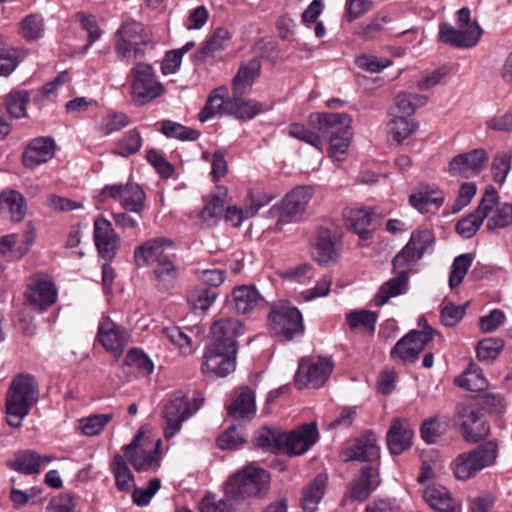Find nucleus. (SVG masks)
I'll use <instances>...</instances> for the list:
<instances>
[{"label": "nucleus", "mask_w": 512, "mask_h": 512, "mask_svg": "<svg viewBox=\"0 0 512 512\" xmlns=\"http://www.w3.org/2000/svg\"><path fill=\"white\" fill-rule=\"evenodd\" d=\"M488 159L487 151L477 148L455 156L449 163V172L452 176L474 177L484 170Z\"/></svg>", "instance_id": "nucleus-18"}, {"label": "nucleus", "mask_w": 512, "mask_h": 512, "mask_svg": "<svg viewBox=\"0 0 512 512\" xmlns=\"http://www.w3.org/2000/svg\"><path fill=\"white\" fill-rule=\"evenodd\" d=\"M173 241L165 237L149 239L134 250V261L137 266H153L167 258H173L175 253Z\"/></svg>", "instance_id": "nucleus-15"}, {"label": "nucleus", "mask_w": 512, "mask_h": 512, "mask_svg": "<svg viewBox=\"0 0 512 512\" xmlns=\"http://www.w3.org/2000/svg\"><path fill=\"white\" fill-rule=\"evenodd\" d=\"M30 100L26 91L11 92L6 98V113L11 118H22L26 115V106Z\"/></svg>", "instance_id": "nucleus-55"}, {"label": "nucleus", "mask_w": 512, "mask_h": 512, "mask_svg": "<svg viewBox=\"0 0 512 512\" xmlns=\"http://www.w3.org/2000/svg\"><path fill=\"white\" fill-rule=\"evenodd\" d=\"M112 471L115 476L117 489L122 492H129L135 483L134 476L125 459L120 454L114 456Z\"/></svg>", "instance_id": "nucleus-45"}, {"label": "nucleus", "mask_w": 512, "mask_h": 512, "mask_svg": "<svg viewBox=\"0 0 512 512\" xmlns=\"http://www.w3.org/2000/svg\"><path fill=\"white\" fill-rule=\"evenodd\" d=\"M152 268L159 285L166 289L172 288L175 285L178 272L172 258H167L162 262L156 263Z\"/></svg>", "instance_id": "nucleus-47"}, {"label": "nucleus", "mask_w": 512, "mask_h": 512, "mask_svg": "<svg viewBox=\"0 0 512 512\" xmlns=\"http://www.w3.org/2000/svg\"><path fill=\"white\" fill-rule=\"evenodd\" d=\"M230 306L237 314H246L264 307L265 299L254 285H240L232 290Z\"/></svg>", "instance_id": "nucleus-25"}, {"label": "nucleus", "mask_w": 512, "mask_h": 512, "mask_svg": "<svg viewBox=\"0 0 512 512\" xmlns=\"http://www.w3.org/2000/svg\"><path fill=\"white\" fill-rule=\"evenodd\" d=\"M351 117L346 113H312L309 125L318 130L323 137L352 134Z\"/></svg>", "instance_id": "nucleus-17"}, {"label": "nucleus", "mask_w": 512, "mask_h": 512, "mask_svg": "<svg viewBox=\"0 0 512 512\" xmlns=\"http://www.w3.org/2000/svg\"><path fill=\"white\" fill-rule=\"evenodd\" d=\"M414 431L410 424L403 419L395 418L387 432V444L390 452L399 455L412 445Z\"/></svg>", "instance_id": "nucleus-29"}, {"label": "nucleus", "mask_w": 512, "mask_h": 512, "mask_svg": "<svg viewBox=\"0 0 512 512\" xmlns=\"http://www.w3.org/2000/svg\"><path fill=\"white\" fill-rule=\"evenodd\" d=\"M424 499L436 512H454L456 504L450 492L443 486H429L424 491Z\"/></svg>", "instance_id": "nucleus-38"}, {"label": "nucleus", "mask_w": 512, "mask_h": 512, "mask_svg": "<svg viewBox=\"0 0 512 512\" xmlns=\"http://www.w3.org/2000/svg\"><path fill=\"white\" fill-rule=\"evenodd\" d=\"M448 422L438 417L426 420L420 429L422 439L428 444L436 443L446 432Z\"/></svg>", "instance_id": "nucleus-54"}, {"label": "nucleus", "mask_w": 512, "mask_h": 512, "mask_svg": "<svg viewBox=\"0 0 512 512\" xmlns=\"http://www.w3.org/2000/svg\"><path fill=\"white\" fill-rule=\"evenodd\" d=\"M22 34L27 40H34L41 37L44 30L43 18L38 14L26 16L22 23Z\"/></svg>", "instance_id": "nucleus-64"}, {"label": "nucleus", "mask_w": 512, "mask_h": 512, "mask_svg": "<svg viewBox=\"0 0 512 512\" xmlns=\"http://www.w3.org/2000/svg\"><path fill=\"white\" fill-rule=\"evenodd\" d=\"M161 441L153 443L139 431L131 443L124 447L125 455L136 471H149L159 467Z\"/></svg>", "instance_id": "nucleus-9"}, {"label": "nucleus", "mask_w": 512, "mask_h": 512, "mask_svg": "<svg viewBox=\"0 0 512 512\" xmlns=\"http://www.w3.org/2000/svg\"><path fill=\"white\" fill-rule=\"evenodd\" d=\"M55 141L50 137H38L30 141L23 155L22 163L26 168L33 169L54 157Z\"/></svg>", "instance_id": "nucleus-24"}, {"label": "nucleus", "mask_w": 512, "mask_h": 512, "mask_svg": "<svg viewBox=\"0 0 512 512\" xmlns=\"http://www.w3.org/2000/svg\"><path fill=\"white\" fill-rule=\"evenodd\" d=\"M224 109V87L214 89L209 95L204 107L198 114L200 122H207L216 116H221Z\"/></svg>", "instance_id": "nucleus-44"}, {"label": "nucleus", "mask_w": 512, "mask_h": 512, "mask_svg": "<svg viewBox=\"0 0 512 512\" xmlns=\"http://www.w3.org/2000/svg\"><path fill=\"white\" fill-rule=\"evenodd\" d=\"M334 363L326 357H306L299 361L294 382L298 389L321 388L329 379Z\"/></svg>", "instance_id": "nucleus-8"}, {"label": "nucleus", "mask_w": 512, "mask_h": 512, "mask_svg": "<svg viewBox=\"0 0 512 512\" xmlns=\"http://www.w3.org/2000/svg\"><path fill=\"white\" fill-rule=\"evenodd\" d=\"M18 66L15 51L5 42L0 35V76H9Z\"/></svg>", "instance_id": "nucleus-62"}, {"label": "nucleus", "mask_w": 512, "mask_h": 512, "mask_svg": "<svg viewBox=\"0 0 512 512\" xmlns=\"http://www.w3.org/2000/svg\"><path fill=\"white\" fill-rule=\"evenodd\" d=\"M456 421L463 439L468 443H477L490 433V425L484 414L472 405L459 404Z\"/></svg>", "instance_id": "nucleus-10"}, {"label": "nucleus", "mask_w": 512, "mask_h": 512, "mask_svg": "<svg viewBox=\"0 0 512 512\" xmlns=\"http://www.w3.org/2000/svg\"><path fill=\"white\" fill-rule=\"evenodd\" d=\"M416 128L417 124L407 116H396L389 123V133L398 143L409 137Z\"/></svg>", "instance_id": "nucleus-53"}, {"label": "nucleus", "mask_w": 512, "mask_h": 512, "mask_svg": "<svg viewBox=\"0 0 512 512\" xmlns=\"http://www.w3.org/2000/svg\"><path fill=\"white\" fill-rule=\"evenodd\" d=\"M101 196L103 199L118 200L122 208L136 214H140L145 208V192L136 183L106 185Z\"/></svg>", "instance_id": "nucleus-14"}, {"label": "nucleus", "mask_w": 512, "mask_h": 512, "mask_svg": "<svg viewBox=\"0 0 512 512\" xmlns=\"http://www.w3.org/2000/svg\"><path fill=\"white\" fill-rule=\"evenodd\" d=\"M273 199V196L259 198L255 197L250 191L245 209H241L235 205L226 207V222H230L233 227H238L245 219L252 218L258 210Z\"/></svg>", "instance_id": "nucleus-31"}, {"label": "nucleus", "mask_w": 512, "mask_h": 512, "mask_svg": "<svg viewBox=\"0 0 512 512\" xmlns=\"http://www.w3.org/2000/svg\"><path fill=\"white\" fill-rule=\"evenodd\" d=\"M433 334L432 329L411 330L397 341L390 352V357L403 363H414L424 348L433 340Z\"/></svg>", "instance_id": "nucleus-11"}, {"label": "nucleus", "mask_w": 512, "mask_h": 512, "mask_svg": "<svg viewBox=\"0 0 512 512\" xmlns=\"http://www.w3.org/2000/svg\"><path fill=\"white\" fill-rule=\"evenodd\" d=\"M345 461L372 462L379 458L380 448L375 434L368 433L356 439L344 452Z\"/></svg>", "instance_id": "nucleus-28"}, {"label": "nucleus", "mask_w": 512, "mask_h": 512, "mask_svg": "<svg viewBox=\"0 0 512 512\" xmlns=\"http://www.w3.org/2000/svg\"><path fill=\"white\" fill-rule=\"evenodd\" d=\"M327 483L325 474L317 475L302 491L301 506L304 512H314L324 496Z\"/></svg>", "instance_id": "nucleus-36"}, {"label": "nucleus", "mask_w": 512, "mask_h": 512, "mask_svg": "<svg viewBox=\"0 0 512 512\" xmlns=\"http://www.w3.org/2000/svg\"><path fill=\"white\" fill-rule=\"evenodd\" d=\"M234 500H265L271 488L270 473L257 463H249L232 475L227 483Z\"/></svg>", "instance_id": "nucleus-2"}, {"label": "nucleus", "mask_w": 512, "mask_h": 512, "mask_svg": "<svg viewBox=\"0 0 512 512\" xmlns=\"http://www.w3.org/2000/svg\"><path fill=\"white\" fill-rule=\"evenodd\" d=\"M497 456V444L494 441H487L470 451L459 454L453 462L454 474L460 480H468L481 470L493 465Z\"/></svg>", "instance_id": "nucleus-5"}, {"label": "nucleus", "mask_w": 512, "mask_h": 512, "mask_svg": "<svg viewBox=\"0 0 512 512\" xmlns=\"http://www.w3.org/2000/svg\"><path fill=\"white\" fill-rule=\"evenodd\" d=\"M472 262L473 257L471 254H461L454 259L449 276V286L451 289L458 287L462 283Z\"/></svg>", "instance_id": "nucleus-56"}, {"label": "nucleus", "mask_w": 512, "mask_h": 512, "mask_svg": "<svg viewBox=\"0 0 512 512\" xmlns=\"http://www.w3.org/2000/svg\"><path fill=\"white\" fill-rule=\"evenodd\" d=\"M312 195L313 189L309 186H298L288 193L280 204V218L275 229L281 231L284 223L299 220Z\"/></svg>", "instance_id": "nucleus-16"}, {"label": "nucleus", "mask_w": 512, "mask_h": 512, "mask_svg": "<svg viewBox=\"0 0 512 512\" xmlns=\"http://www.w3.org/2000/svg\"><path fill=\"white\" fill-rule=\"evenodd\" d=\"M242 95H234L232 101L226 102V113L237 119L250 120L263 111V105L255 100H244Z\"/></svg>", "instance_id": "nucleus-40"}, {"label": "nucleus", "mask_w": 512, "mask_h": 512, "mask_svg": "<svg viewBox=\"0 0 512 512\" xmlns=\"http://www.w3.org/2000/svg\"><path fill=\"white\" fill-rule=\"evenodd\" d=\"M254 444L267 452L284 451V431L275 426H263L255 434Z\"/></svg>", "instance_id": "nucleus-32"}, {"label": "nucleus", "mask_w": 512, "mask_h": 512, "mask_svg": "<svg viewBox=\"0 0 512 512\" xmlns=\"http://www.w3.org/2000/svg\"><path fill=\"white\" fill-rule=\"evenodd\" d=\"M383 216L377 207H350L344 211L346 225L361 240L371 239Z\"/></svg>", "instance_id": "nucleus-12"}, {"label": "nucleus", "mask_w": 512, "mask_h": 512, "mask_svg": "<svg viewBox=\"0 0 512 512\" xmlns=\"http://www.w3.org/2000/svg\"><path fill=\"white\" fill-rule=\"evenodd\" d=\"M27 303L34 309L44 310L55 303L57 290L46 277H38L25 293Z\"/></svg>", "instance_id": "nucleus-27"}, {"label": "nucleus", "mask_w": 512, "mask_h": 512, "mask_svg": "<svg viewBox=\"0 0 512 512\" xmlns=\"http://www.w3.org/2000/svg\"><path fill=\"white\" fill-rule=\"evenodd\" d=\"M503 349V341L499 338L481 340L476 347L477 358L480 361H492L498 357Z\"/></svg>", "instance_id": "nucleus-60"}, {"label": "nucleus", "mask_w": 512, "mask_h": 512, "mask_svg": "<svg viewBox=\"0 0 512 512\" xmlns=\"http://www.w3.org/2000/svg\"><path fill=\"white\" fill-rule=\"evenodd\" d=\"M7 466L26 475L38 474L40 472L39 454L33 450L19 451L13 459L7 461Z\"/></svg>", "instance_id": "nucleus-41"}, {"label": "nucleus", "mask_w": 512, "mask_h": 512, "mask_svg": "<svg viewBox=\"0 0 512 512\" xmlns=\"http://www.w3.org/2000/svg\"><path fill=\"white\" fill-rule=\"evenodd\" d=\"M512 151L504 150L498 152L491 164V172L496 183L503 184L511 170Z\"/></svg>", "instance_id": "nucleus-52"}, {"label": "nucleus", "mask_w": 512, "mask_h": 512, "mask_svg": "<svg viewBox=\"0 0 512 512\" xmlns=\"http://www.w3.org/2000/svg\"><path fill=\"white\" fill-rule=\"evenodd\" d=\"M130 71L131 97L135 105L144 106L164 93V86L156 79L153 67L136 60Z\"/></svg>", "instance_id": "nucleus-3"}, {"label": "nucleus", "mask_w": 512, "mask_h": 512, "mask_svg": "<svg viewBox=\"0 0 512 512\" xmlns=\"http://www.w3.org/2000/svg\"><path fill=\"white\" fill-rule=\"evenodd\" d=\"M261 70L260 61L252 59L242 64L237 74L232 80V90L234 95H243L248 92L255 79L259 76Z\"/></svg>", "instance_id": "nucleus-33"}, {"label": "nucleus", "mask_w": 512, "mask_h": 512, "mask_svg": "<svg viewBox=\"0 0 512 512\" xmlns=\"http://www.w3.org/2000/svg\"><path fill=\"white\" fill-rule=\"evenodd\" d=\"M494 197L495 189L493 187L486 189L477 209L457 222L456 231L459 235L465 239L475 235L484 219L489 215V209H491V205L494 203Z\"/></svg>", "instance_id": "nucleus-22"}, {"label": "nucleus", "mask_w": 512, "mask_h": 512, "mask_svg": "<svg viewBox=\"0 0 512 512\" xmlns=\"http://www.w3.org/2000/svg\"><path fill=\"white\" fill-rule=\"evenodd\" d=\"M97 339L107 351L119 358L128 343V334L124 328L109 317H104L98 326Z\"/></svg>", "instance_id": "nucleus-20"}, {"label": "nucleus", "mask_w": 512, "mask_h": 512, "mask_svg": "<svg viewBox=\"0 0 512 512\" xmlns=\"http://www.w3.org/2000/svg\"><path fill=\"white\" fill-rule=\"evenodd\" d=\"M312 129H309L305 127L301 123H291L288 127V134L296 138L300 141H303L313 147H315L318 150H322L323 148V141L321 138V134L318 130L314 129L311 126Z\"/></svg>", "instance_id": "nucleus-48"}, {"label": "nucleus", "mask_w": 512, "mask_h": 512, "mask_svg": "<svg viewBox=\"0 0 512 512\" xmlns=\"http://www.w3.org/2000/svg\"><path fill=\"white\" fill-rule=\"evenodd\" d=\"M0 209L7 210L12 221L20 222L26 215L25 198L17 190H4L0 194Z\"/></svg>", "instance_id": "nucleus-39"}, {"label": "nucleus", "mask_w": 512, "mask_h": 512, "mask_svg": "<svg viewBox=\"0 0 512 512\" xmlns=\"http://www.w3.org/2000/svg\"><path fill=\"white\" fill-rule=\"evenodd\" d=\"M129 117L123 112H111L104 116L100 123V130L109 135L129 125Z\"/></svg>", "instance_id": "nucleus-63"}, {"label": "nucleus", "mask_w": 512, "mask_h": 512, "mask_svg": "<svg viewBox=\"0 0 512 512\" xmlns=\"http://www.w3.org/2000/svg\"><path fill=\"white\" fill-rule=\"evenodd\" d=\"M427 102V96L406 91L399 92L394 99L398 112L407 117H411L418 108L423 107Z\"/></svg>", "instance_id": "nucleus-42"}, {"label": "nucleus", "mask_w": 512, "mask_h": 512, "mask_svg": "<svg viewBox=\"0 0 512 512\" xmlns=\"http://www.w3.org/2000/svg\"><path fill=\"white\" fill-rule=\"evenodd\" d=\"M161 132L166 137L175 138L181 141H195L200 136V131L171 120L162 121Z\"/></svg>", "instance_id": "nucleus-46"}, {"label": "nucleus", "mask_w": 512, "mask_h": 512, "mask_svg": "<svg viewBox=\"0 0 512 512\" xmlns=\"http://www.w3.org/2000/svg\"><path fill=\"white\" fill-rule=\"evenodd\" d=\"M489 209L486 227L489 231L502 229L512 225V204L507 202H498V193L495 190V197Z\"/></svg>", "instance_id": "nucleus-37"}, {"label": "nucleus", "mask_w": 512, "mask_h": 512, "mask_svg": "<svg viewBox=\"0 0 512 512\" xmlns=\"http://www.w3.org/2000/svg\"><path fill=\"white\" fill-rule=\"evenodd\" d=\"M142 146V137L140 132L134 128L127 131L118 141L114 153L116 155L127 157L137 153Z\"/></svg>", "instance_id": "nucleus-49"}, {"label": "nucleus", "mask_w": 512, "mask_h": 512, "mask_svg": "<svg viewBox=\"0 0 512 512\" xmlns=\"http://www.w3.org/2000/svg\"><path fill=\"white\" fill-rule=\"evenodd\" d=\"M93 238L101 258L112 262L120 248V238L110 221L98 217L94 221Z\"/></svg>", "instance_id": "nucleus-19"}, {"label": "nucleus", "mask_w": 512, "mask_h": 512, "mask_svg": "<svg viewBox=\"0 0 512 512\" xmlns=\"http://www.w3.org/2000/svg\"><path fill=\"white\" fill-rule=\"evenodd\" d=\"M434 243L435 236L432 230L418 228L412 232L407 245L422 258L429 249H432Z\"/></svg>", "instance_id": "nucleus-51"}, {"label": "nucleus", "mask_w": 512, "mask_h": 512, "mask_svg": "<svg viewBox=\"0 0 512 512\" xmlns=\"http://www.w3.org/2000/svg\"><path fill=\"white\" fill-rule=\"evenodd\" d=\"M410 205L420 213L436 212L444 203V193L438 187L420 184L409 196Z\"/></svg>", "instance_id": "nucleus-26"}, {"label": "nucleus", "mask_w": 512, "mask_h": 512, "mask_svg": "<svg viewBox=\"0 0 512 512\" xmlns=\"http://www.w3.org/2000/svg\"><path fill=\"white\" fill-rule=\"evenodd\" d=\"M227 412L236 420H251L256 413V400L252 389L242 386L235 391Z\"/></svg>", "instance_id": "nucleus-30"}, {"label": "nucleus", "mask_w": 512, "mask_h": 512, "mask_svg": "<svg viewBox=\"0 0 512 512\" xmlns=\"http://www.w3.org/2000/svg\"><path fill=\"white\" fill-rule=\"evenodd\" d=\"M113 419V414H94L79 420L84 435L92 437L98 435Z\"/></svg>", "instance_id": "nucleus-58"}, {"label": "nucleus", "mask_w": 512, "mask_h": 512, "mask_svg": "<svg viewBox=\"0 0 512 512\" xmlns=\"http://www.w3.org/2000/svg\"><path fill=\"white\" fill-rule=\"evenodd\" d=\"M346 320L352 330L364 328L373 333L375 331L377 314L370 310L351 311L347 314Z\"/></svg>", "instance_id": "nucleus-57"}, {"label": "nucleus", "mask_w": 512, "mask_h": 512, "mask_svg": "<svg viewBox=\"0 0 512 512\" xmlns=\"http://www.w3.org/2000/svg\"><path fill=\"white\" fill-rule=\"evenodd\" d=\"M268 321L271 334L281 341H290L304 331L301 312L287 302L274 304Z\"/></svg>", "instance_id": "nucleus-6"}, {"label": "nucleus", "mask_w": 512, "mask_h": 512, "mask_svg": "<svg viewBox=\"0 0 512 512\" xmlns=\"http://www.w3.org/2000/svg\"><path fill=\"white\" fill-rule=\"evenodd\" d=\"M116 35V53L120 61L127 65L141 59L144 55L141 46L147 45L151 41L143 24L134 20L124 23Z\"/></svg>", "instance_id": "nucleus-4"}, {"label": "nucleus", "mask_w": 512, "mask_h": 512, "mask_svg": "<svg viewBox=\"0 0 512 512\" xmlns=\"http://www.w3.org/2000/svg\"><path fill=\"white\" fill-rule=\"evenodd\" d=\"M455 382L460 387L473 392H480L486 389L488 382L482 374V370L476 365H470Z\"/></svg>", "instance_id": "nucleus-43"}, {"label": "nucleus", "mask_w": 512, "mask_h": 512, "mask_svg": "<svg viewBox=\"0 0 512 512\" xmlns=\"http://www.w3.org/2000/svg\"><path fill=\"white\" fill-rule=\"evenodd\" d=\"M420 259L421 257L406 244L393 258L392 264L398 274L405 271L408 276L409 271Z\"/></svg>", "instance_id": "nucleus-59"}, {"label": "nucleus", "mask_w": 512, "mask_h": 512, "mask_svg": "<svg viewBox=\"0 0 512 512\" xmlns=\"http://www.w3.org/2000/svg\"><path fill=\"white\" fill-rule=\"evenodd\" d=\"M318 440L316 423L304 424L289 433L284 432V451L293 456L306 453Z\"/></svg>", "instance_id": "nucleus-21"}, {"label": "nucleus", "mask_w": 512, "mask_h": 512, "mask_svg": "<svg viewBox=\"0 0 512 512\" xmlns=\"http://www.w3.org/2000/svg\"><path fill=\"white\" fill-rule=\"evenodd\" d=\"M312 257L319 264H328L336 257L334 243L330 238L320 237L312 249Z\"/></svg>", "instance_id": "nucleus-61"}, {"label": "nucleus", "mask_w": 512, "mask_h": 512, "mask_svg": "<svg viewBox=\"0 0 512 512\" xmlns=\"http://www.w3.org/2000/svg\"><path fill=\"white\" fill-rule=\"evenodd\" d=\"M218 296V292L206 286L194 288L188 295V302L194 310H207Z\"/></svg>", "instance_id": "nucleus-50"}, {"label": "nucleus", "mask_w": 512, "mask_h": 512, "mask_svg": "<svg viewBox=\"0 0 512 512\" xmlns=\"http://www.w3.org/2000/svg\"><path fill=\"white\" fill-rule=\"evenodd\" d=\"M379 484L378 470L372 466H365L352 480L346 497L353 501L364 502Z\"/></svg>", "instance_id": "nucleus-23"}, {"label": "nucleus", "mask_w": 512, "mask_h": 512, "mask_svg": "<svg viewBox=\"0 0 512 512\" xmlns=\"http://www.w3.org/2000/svg\"><path fill=\"white\" fill-rule=\"evenodd\" d=\"M409 277L405 271L399 272L396 277L384 282L375 295V305L381 307L391 298L405 294L408 290Z\"/></svg>", "instance_id": "nucleus-34"}, {"label": "nucleus", "mask_w": 512, "mask_h": 512, "mask_svg": "<svg viewBox=\"0 0 512 512\" xmlns=\"http://www.w3.org/2000/svg\"><path fill=\"white\" fill-rule=\"evenodd\" d=\"M208 378L224 377V322L215 321L210 329L201 365Z\"/></svg>", "instance_id": "nucleus-7"}, {"label": "nucleus", "mask_w": 512, "mask_h": 512, "mask_svg": "<svg viewBox=\"0 0 512 512\" xmlns=\"http://www.w3.org/2000/svg\"><path fill=\"white\" fill-rule=\"evenodd\" d=\"M204 207L200 212V219L207 226L218 224L224 216V193L217 191L203 198Z\"/></svg>", "instance_id": "nucleus-35"}, {"label": "nucleus", "mask_w": 512, "mask_h": 512, "mask_svg": "<svg viewBox=\"0 0 512 512\" xmlns=\"http://www.w3.org/2000/svg\"><path fill=\"white\" fill-rule=\"evenodd\" d=\"M193 414L194 411H191L189 399L181 391L175 392L162 411V417L165 422V438H172L180 431L182 423L188 420Z\"/></svg>", "instance_id": "nucleus-13"}, {"label": "nucleus", "mask_w": 512, "mask_h": 512, "mask_svg": "<svg viewBox=\"0 0 512 512\" xmlns=\"http://www.w3.org/2000/svg\"><path fill=\"white\" fill-rule=\"evenodd\" d=\"M40 397L36 378L27 372L16 374L6 392L5 409L9 426L18 428Z\"/></svg>", "instance_id": "nucleus-1"}]
</instances>
